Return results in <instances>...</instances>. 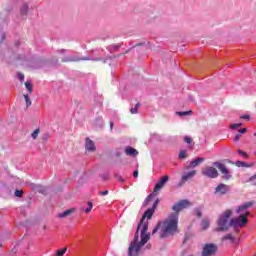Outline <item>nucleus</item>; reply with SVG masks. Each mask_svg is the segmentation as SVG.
I'll use <instances>...</instances> for the list:
<instances>
[{
	"label": "nucleus",
	"instance_id": "nucleus-1",
	"mask_svg": "<svg viewBox=\"0 0 256 256\" xmlns=\"http://www.w3.org/2000/svg\"><path fill=\"white\" fill-rule=\"evenodd\" d=\"M232 215V210H225L222 213L220 219L218 220V228L216 229V231H227L229 227L243 228L245 227V225H247V223H249V220L245 218V215L240 214L239 217L231 219ZM229 219H231L230 222Z\"/></svg>",
	"mask_w": 256,
	"mask_h": 256
},
{
	"label": "nucleus",
	"instance_id": "nucleus-2",
	"mask_svg": "<svg viewBox=\"0 0 256 256\" xmlns=\"http://www.w3.org/2000/svg\"><path fill=\"white\" fill-rule=\"evenodd\" d=\"M140 231V241H139V230ZM139 229V226L136 229L135 236L133 238V241L130 243V246L128 248V255L129 256H137L139 255V251H141V247L145 246L147 241L151 239V234L147 233L149 231V224L146 222L141 226Z\"/></svg>",
	"mask_w": 256,
	"mask_h": 256
},
{
	"label": "nucleus",
	"instance_id": "nucleus-3",
	"mask_svg": "<svg viewBox=\"0 0 256 256\" xmlns=\"http://www.w3.org/2000/svg\"><path fill=\"white\" fill-rule=\"evenodd\" d=\"M178 224L179 219L177 218V214H170L168 219L162 224L160 239H165V237H169V235H175V233H177Z\"/></svg>",
	"mask_w": 256,
	"mask_h": 256
},
{
	"label": "nucleus",
	"instance_id": "nucleus-4",
	"mask_svg": "<svg viewBox=\"0 0 256 256\" xmlns=\"http://www.w3.org/2000/svg\"><path fill=\"white\" fill-rule=\"evenodd\" d=\"M214 166L222 173V179L224 181H229V179H233V175H231V171H229V168L221 162H214Z\"/></svg>",
	"mask_w": 256,
	"mask_h": 256
},
{
	"label": "nucleus",
	"instance_id": "nucleus-5",
	"mask_svg": "<svg viewBox=\"0 0 256 256\" xmlns=\"http://www.w3.org/2000/svg\"><path fill=\"white\" fill-rule=\"evenodd\" d=\"M187 207H191V202H189V200H181L172 206V210L175 211V213H171V215H177V219H179V213H181L183 209H187Z\"/></svg>",
	"mask_w": 256,
	"mask_h": 256
},
{
	"label": "nucleus",
	"instance_id": "nucleus-6",
	"mask_svg": "<svg viewBox=\"0 0 256 256\" xmlns=\"http://www.w3.org/2000/svg\"><path fill=\"white\" fill-rule=\"evenodd\" d=\"M218 246L213 243H206L203 245L201 256H213L218 251Z\"/></svg>",
	"mask_w": 256,
	"mask_h": 256
},
{
	"label": "nucleus",
	"instance_id": "nucleus-7",
	"mask_svg": "<svg viewBox=\"0 0 256 256\" xmlns=\"http://www.w3.org/2000/svg\"><path fill=\"white\" fill-rule=\"evenodd\" d=\"M202 175H204V177H208L209 179H217L219 177V172L217 171V168L208 166L202 169Z\"/></svg>",
	"mask_w": 256,
	"mask_h": 256
},
{
	"label": "nucleus",
	"instance_id": "nucleus-8",
	"mask_svg": "<svg viewBox=\"0 0 256 256\" xmlns=\"http://www.w3.org/2000/svg\"><path fill=\"white\" fill-rule=\"evenodd\" d=\"M155 214V210H153V208H149L142 216L139 224H138V229H141V227H143V225H145V223L149 222H145V219H151L153 217V215Z\"/></svg>",
	"mask_w": 256,
	"mask_h": 256
},
{
	"label": "nucleus",
	"instance_id": "nucleus-9",
	"mask_svg": "<svg viewBox=\"0 0 256 256\" xmlns=\"http://www.w3.org/2000/svg\"><path fill=\"white\" fill-rule=\"evenodd\" d=\"M169 181V177L167 175L163 176L154 186V193H158L161 191L163 187H165V183Z\"/></svg>",
	"mask_w": 256,
	"mask_h": 256
},
{
	"label": "nucleus",
	"instance_id": "nucleus-10",
	"mask_svg": "<svg viewBox=\"0 0 256 256\" xmlns=\"http://www.w3.org/2000/svg\"><path fill=\"white\" fill-rule=\"evenodd\" d=\"M230 188L227 186V184L221 183L215 188V193H218L219 195H227L229 193Z\"/></svg>",
	"mask_w": 256,
	"mask_h": 256
},
{
	"label": "nucleus",
	"instance_id": "nucleus-11",
	"mask_svg": "<svg viewBox=\"0 0 256 256\" xmlns=\"http://www.w3.org/2000/svg\"><path fill=\"white\" fill-rule=\"evenodd\" d=\"M252 205H253V202H246L236 208V213L237 214L243 213V211H247V209H249V207H251Z\"/></svg>",
	"mask_w": 256,
	"mask_h": 256
},
{
	"label": "nucleus",
	"instance_id": "nucleus-12",
	"mask_svg": "<svg viewBox=\"0 0 256 256\" xmlns=\"http://www.w3.org/2000/svg\"><path fill=\"white\" fill-rule=\"evenodd\" d=\"M125 153H126V155H129L130 157H137V155H139V151H137V149L130 147V146L126 147Z\"/></svg>",
	"mask_w": 256,
	"mask_h": 256
},
{
	"label": "nucleus",
	"instance_id": "nucleus-13",
	"mask_svg": "<svg viewBox=\"0 0 256 256\" xmlns=\"http://www.w3.org/2000/svg\"><path fill=\"white\" fill-rule=\"evenodd\" d=\"M85 149H86V151H95V142H93L89 138H86Z\"/></svg>",
	"mask_w": 256,
	"mask_h": 256
},
{
	"label": "nucleus",
	"instance_id": "nucleus-14",
	"mask_svg": "<svg viewBox=\"0 0 256 256\" xmlns=\"http://www.w3.org/2000/svg\"><path fill=\"white\" fill-rule=\"evenodd\" d=\"M195 175H197V171L196 170H192L190 172H188L187 174L182 176V183H185L186 181H189V179H191L192 177H195Z\"/></svg>",
	"mask_w": 256,
	"mask_h": 256
},
{
	"label": "nucleus",
	"instance_id": "nucleus-15",
	"mask_svg": "<svg viewBox=\"0 0 256 256\" xmlns=\"http://www.w3.org/2000/svg\"><path fill=\"white\" fill-rule=\"evenodd\" d=\"M73 213H75V208L68 209V210H66V211H64V212H62V213H60V214H58V217H59L60 219H63V218H65V217H69V215H71V214H73Z\"/></svg>",
	"mask_w": 256,
	"mask_h": 256
},
{
	"label": "nucleus",
	"instance_id": "nucleus-16",
	"mask_svg": "<svg viewBox=\"0 0 256 256\" xmlns=\"http://www.w3.org/2000/svg\"><path fill=\"white\" fill-rule=\"evenodd\" d=\"M203 161H205V158H203V157H198V158L194 159V160L190 163V167H192V168L197 167V165H201V163H203Z\"/></svg>",
	"mask_w": 256,
	"mask_h": 256
},
{
	"label": "nucleus",
	"instance_id": "nucleus-17",
	"mask_svg": "<svg viewBox=\"0 0 256 256\" xmlns=\"http://www.w3.org/2000/svg\"><path fill=\"white\" fill-rule=\"evenodd\" d=\"M236 167H254L255 166V163H251V164H248L247 162H243V161H236L235 163Z\"/></svg>",
	"mask_w": 256,
	"mask_h": 256
},
{
	"label": "nucleus",
	"instance_id": "nucleus-18",
	"mask_svg": "<svg viewBox=\"0 0 256 256\" xmlns=\"http://www.w3.org/2000/svg\"><path fill=\"white\" fill-rule=\"evenodd\" d=\"M66 61L68 63H73V62H77V61H89V58H82V59H79V58H76V57H68L66 59Z\"/></svg>",
	"mask_w": 256,
	"mask_h": 256
},
{
	"label": "nucleus",
	"instance_id": "nucleus-19",
	"mask_svg": "<svg viewBox=\"0 0 256 256\" xmlns=\"http://www.w3.org/2000/svg\"><path fill=\"white\" fill-rule=\"evenodd\" d=\"M222 241H231L232 243L235 242V237H233V235L231 234H227L226 236H224L222 238Z\"/></svg>",
	"mask_w": 256,
	"mask_h": 256
},
{
	"label": "nucleus",
	"instance_id": "nucleus-20",
	"mask_svg": "<svg viewBox=\"0 0 256 256\" xmlns=\"http://www.w3.org/2000/svg\"><path fill=\"white\" fill-rule=\"evenodd\" d=\"M139 107H141V104L137 103L134 108L130 109V113H132V115H135V113L139 112Z\"/></svg>",
	"mask_w": 256,
	"mask_h": 256
},
{
	"label": "nucleus",
	"instance_id": "nucleus-21",
	"mask_svg": "<svg viewBox=\"0 0 256 256\" xmlns=\"http://www.w3.org/2000/svg\"><path fill=\"white\" fill-rule=\"evenodd\" d=\"M27 11H29V6L27 4L23 5L20 9L21 15H27Z\"/></svg>",
	"mask_w": 256,
	"mask_h": 256
},
{
	"label": "nucleus",
	"instance_id": "nucleus-22",
	"mask_svg": "<svg viewBox=\"0 0 256 256\" xmlns=\"http://www.w3.org/2000/svg\"><path fill=\"white\" fill-rule=\"evenodd\" d=\"M39 133H41V130L39 128L35 129L31 134L32 139H37V137H39Z\"/></svg>",
	"mask_w": 256,
	"mask_h": 256
},
{
	"label": "nucleus",
	"instance_id": "nucleus-23",
	"mask_svg": "<svg viewBox=\"0 0 256 256\" xmlns=\"http://www.w3.org/2000/svg\"><path fill=\"white\" fill-rule=\"evenodd\" d=\"M67 253V247L62 248L61 250L56 251V256H63Z\"/></svg>",
	"mask_w": 256,
	"mask_h": 256
},
{
	"label": "nucleus",
	"instance_id": "nucleus-24",
	"mask_svg": "<svg viewBox=\"0 0 256 256\" xmlns=\"http://www.w3.org/2000/svg\"><path fill=\"white\" fill-rule=\"evenodd\" d=\"M24 85L30 94L33 93V85H31L30 82H25Z\"/></svg>",
	"mask_w": 256,
	"mask_h": 256
},
{
	"label": "nucleus",
	"instance_id": "nucleus-25",
	"mask_svg": "<svg viewBox=\"0 0 256 256\" xmlns=\"http://www.w3.org/2000/svg\"><path fill=\"white\" fill-rule=\"evenodd\" d=\"M88 207L85 209V213L89 214L91 213V210L93 209V202H87Z\"/></svg>",
	"mask_w": 256,
	"mask_h": 256
},
{
	"label": "nucleus",
	"instance_id": "nucleus-26",
	"mask_svg": "<svg viewBox=\"0 0 256 256\" xmlns=\"http://www.w3.org/2000/svg\"><path fill=\"white\" fill-rule=\"evenodd\" d=\"M160 229H161V222H158L157 225L152 230V235H155V233H157V231H159Z\"/></svg>",
	"mask_w": 256,
	"mask_h": 256
},
{
	"label": "nucleus",
	"instance_id": "nucleus-27",
	"mask_svg": "<svg viewBox=\"0 0 256 256\" xmlns=\"http://www.w3.org/2000/svg\"><path fill=\"white\" fill-rule=\"evenodd\" d=\"M24 99L26 102V107H31V100L29 99V95L24 94Z\"/></svg>",
	"mask_w": 256,
	"mask_h": 256
},
{
	"label": "nucleus",
	"instance_id": "nucleus-28",
	"mask_svg": "<svg viewBox=\"0 0 256 256\" xmlns=\"http://www.w3.org/2000/svg\"><path fill=\"white\" fill-rule=\"evenodd\" d=\"M238 153L239 155H241L242 157H245V159H249V154H247V152L241 150V149H238Z\"/></svg>",
	"mask_w": 256,
	"mask_h": 256
},
{
	"label": "nucleus",
	"instance_id": "nucleus-29",
	"mask_svg": "<svg viewBox=\"0 0 256 256\" xmlns=\"http://www.w3.org/2000/svg\"><path fill=\"white\" fill-rule=\"evenodd\" d=\"M178 157L179 159H185V157H187V151L181 150Z\"/></svg>",
	"mask_w": 256,
	"mask_h": 256
},
{
	"label": "nucleus",
	"instance_id": "nucleus-30",
	"mask_svg": "<svg viewBox=\"0 0 256 256\" xmlns=\"http://www.w3.org/2000/svg\"><path fill=\"white\" fill-rule=\"evenodd\" d=\"M191 111H185V112H176V115H179L180 117H187Z\"/></svg>",
	"mask_w": 256,
	"mask_h": 256
},
{
	"label": "nucleus",
	"instance_id": "nucleus-31",
	"mask_svg": "<svg viewBox=\"0 0 256 256\" xmlns=\"http://www.w3.org/2000/svg\"><path fill=\"white\" fill-rule=\"evenodd\" d=\"M184 143H187L188 145H191V143H193V138H191L189 136H185L184 137Z\"/></svg>",
	"mask_w": 256,
	"mask_h": 256
},
{
	"label": "nucleus",
	"instance_id": "nucleus-32",
	"mask_svg": "<svg viewBox=\"0 0 256 256\" xmlns=\"http://www.w3.org/2000/svg\"><path fill=\"white\" fill-rule=\"evenodd\" d=\"M239 127H243V123L230 125V129H239Z\"/></svg>",
	"mask_w": 256,
	"mask_h": 256
},
{
	"label": "nucleus",
	"instance_id": "nucleus-33",
	"mask_svg": "<svg viewBox=\"0 0 256 256\" xmlns=\"http://www.w3.org/2000/svg\"><path fill=\"white\" fill-rule=\"evenodd\" d=\"M15 197H23V190H15Z\"/></svg>",
	"mask_w": 256,
	"mask_h": 256
},
{
	"label": "nucleus",
	"instance_id": "nucleus-34",
	"mask_svg": "<svg viewBox=\"0 0 256 256\" xmlns=\"http://www.w3.org/2000/svg\"><path fill=\"white\" fill-rule=\"evenodd\" d=\"M202 227H203V229H208L209 228V221L203 220L202 221Z\"/></svg>",
	"mask_w": 256,
	"mask_h": 256
},
{
	"label": "nucleus",
	"instance_id": "nucleus-35",
	"mask_svg": "<svg viewBox=\"0 0 256 256\" xmlns=\"http://www.w3.org/2000/svg\"><path fill=\"white\" fill-rule=\"evenodd\" d=\"M159 205V199H157L154 203H153V205H152V207L150 208V209H153V211H155V209H157V206Z\"/></svg>",
	"mask_w": 256,
	"mask_h": 256
},
{
	"label": "nucleus",
	"instance_id": "nucleus-36",
	"mask_svg": "<svg viewBox=\"0 0 256 256\" xmlns=\"http://www.w3.org/2000/svg\"><path fill=\"white\" fill-rule=\"evenodd\" d=\"M195 214H196L197 217H199V218L203 217V214L201 213V210H199V209H196V210H195Z\"/></svg>",
	"mask_w": 256,
	"mask_h": 256
},
{
	"label": "nucleus",
	"instance_id": "nucleus-37",
	"mask_svg": "<svg viewBox=\"0 0 256 256\" xmlns=\"http://www.w3.org/2000/svg\"><path fill=\"white\" fill-rule=\"evenodd\" d=\"M18 78L20 81H23V79H25V75L21 72L18 73Z\"/></svg>",
	"mask_w": 256,
	"mask_h": 256
},
{
	"label": "nucleus",
	"instance_id": "nucleus-38",
	"mask_svg": "<svg viewBox=\"0 0 256 256\" xmlns=\"http://www.w3.org/2000/svg\"><path fill=\"white\" fill-rule=\"evenodd\" d=\"M99 195H102V196L109 195V191L108 190L100 191Z\"/></svg>",
	"mask_w": 256,
	"mask_h": 256
},
{
	"label": "nucleus",
	"instance_id": "nucleus-39",
	"mask_svg": "<svg viewBox=\"0 0 256 256\" xmlns=\"http://www.w3.org/2000/svg\"><path fill=\"white\" fill-rule=\"evenodd\" d=\"M49 137H50V135L47 133L42 136V139H43V141H47L49 139Z\"/></svg>",
	"mask_w": 256,
	"mask_h": 256
},
{
	"label": "nucleus",
	"instance_id": "nucleus-40",
	"mask_svg": "<svg viewBox=\"0 0 256 256\" xmlns=\"http://www.w3.org/2000/svg\"><path fill=\"white\" fill-rule=\"evenodd\" d=\"M133 177H134L135 179H137V177H139V170H135V171H134Z\"/></svg>",
	"mask_w": 256,
	"mask_h": 256
},
{
	"label": "nucleus",
	"instance_id": "nucleus-41",
	"mask_svg": "<svg viewBox=\"0 0 256 256\" xmlns=\"http://www.w3.org/2000/svg\"><path fill=\"white\" fill-rule=\"evenodd\" d=\"M240 119H251L249 115H241Z\"/></svg>",
	"mask_w": 256,
	"mask_h": 256
},
{
	"label": "nucleus",
	"instance_id": "nucleus-42",
	"mask_svg": "<svg viewBox=\"0 0 256 256\" xmlns=\"http://www.w3.org/2000/svg\"><path fill=\"white\" fill-rule=\"evenodd\" d=\"M239 139H241V134H237L235 137H234V141H239Z\"/></svg>",
	"mask_w": 256,
	"mask_h": 256
},
{
	"label": "nucleus",
	"instance_id": "nucleus-43",
	"mask_svg": "<svg viewBox=\"0 0 256 256\" xmlns=\"http://www.w3.org/2000/svg\"><path fill=\"white\" fill-rule=\"evenodd\" d=\"M240 215H245V219H247V217H249V215H251V212L246 211L244 214H240Z\"/></svg>",
	"mask_w": 256,
	"mask_h": 256
},
{
	"label": "nucleus",
	"instance_id": "nucleus-44",
	"mask_svg": "<svg viewBox=\"0 0 256 256\" xmlns=\"http://www.w3.org/2000/svg\"><path fill=\"white\" fill-rule=\"evenodd\" d=\"M239 133L245 134L247 133V128H242L239 130Z\"/></svg>",
	"mask_w": 256,
	"mask_h": 256
},
{
	"label": "nucleus",
	"instance_id": "nucleus-45",
	"mask_svg": "<svg viewBox=\"0 0 256 256\" xmlns=\"http://www.w3.org/2000/svg\"><path fill=\"white\" fill-rule=\"evenodd\" d=\"M116 177L118 178V181H120L121 183H123V177L119 176V175H116Z\"/></svg>",
	"mask_w": 256,
	"mask_h": 256
},
{
	"label": "nucleus",
	"instance_id": "nucleus-46",
	"mask_svg": "<svg viewBox=\"0 0 256 256\" xmlns=\"http://www.w3.org/2000/svg\"><path fill=\"white\" fill-rule=\"evenodd\" d=\"M146 201H151V194L147 196Z\"/></svg>",
	"mask_w": 256,
	"mask_h": 256
},
{
	"label": "nucleus",
	"instance_id": "nucleus-47",
	"mask_svg": "<svg viewBox=\"0 0 256 256\" xmlns=\"http://www.w3.org/2000/svg\"><path fill=\"white\" fill-rule=\"evenodd\" d=\"M110 127L111 129H113V122H110Z\"/></svg>",
	"mask_w": 256,
	"mask_h": 256
},
{
	"label": "nucleus",
	"instance_id": "nucleus-48",
	"mask_svg": "<svg viewBox=\"0 0 256 256\" xmlns=\"http://www.w3.org/2000/svg\"><path fill=\"white\" fill-rule=\"evenodd\" d=\"M147 248H148V249H151V244H149V245L147 246Z\"/></svg>",
	"mask_w": 256,
	"mask_h": 256
},
{
	"label": "nucleus",
	"instance_id": "nucleus-49",
	"mask_svg": "<svg viewBox=\"0 0 256 256\" xmlns=\"http://www.w3.org/2000/svg\"><path fill=\"white\" fill-rule=\"evenodd\" d=\"M254 137H256V132L254 133Z\"/></svg>",
	"mask_w": 256,
	"mask_h": 256
},
{
	"label": "nucleus",
	"instance_id": "nucleus-50",
	"mask_svg": "<svg viewBox=\"0 0 256 256\" xmlns=\"http://www.w3.org/2000/svg\"><path fill=\"white\" fill-rule=\"evenodd\" d=\"M137 45H143V44H137Z\"/></svg>",
	"mask_w": 256,
	"mask_h": 256
},
{
	"label": "nucleus",
	"instance_id": "nucleus-51",
	"mask_svg": "<svg viewBox=\"0 0 256 256\" xmlns=\"http://www.w3.org/2000/svg\"><path fill=\"white\" fill-rule=\"evenodd\" d=\"M253 185H256V182Z\"/></svg>",
	"mask_w": 256,
	"mask_h": 256
},
{
	"label": "nucleus",
	"instance_id": "nucleus-52",
	"mask_svg": "<svg viewBox=\"0 0 256 256\" xmlns=\"http://www.w3.org/2000/svg\"><path fill=\"white\" fill-rule=\"evenodd\" d=\"M255 255H256V253H255Z\"/></svg>",
	"mask_w": 256,
	"mask_h": 256
}]
</instances>
